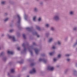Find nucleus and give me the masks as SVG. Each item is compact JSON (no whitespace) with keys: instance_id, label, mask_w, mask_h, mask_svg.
Listing matches in <instances>:
<instances>
[{"instance_id":"2f4dec72","label":"nucleus","mask_w":77,"mask_h":77,"mask_svg":"<svg viewBox=\"0 0 77 77\" xmlns=\"http://www.w3.org/2000/svg\"><path fill=\"white\" fill-rule=\"evenodd\" d=\"M33 45H36V43H35V42L33 43Z\"/></svg>"},{"instance_id":"2eb2a0df","label":"nucleus","mask_w":77,"mask_h":77,"mask_svg":"<svg viewBox=\"0 0 77 77\" xmlns=\"http://www.w3.org/2000/svg\"><path fill=\"white\" fill-rule=\"evenodd\" d=\"M61 57V55L60 54H59L58 56V58H60V57Z\"/></svg>"},{"instance_id":"423d86ee","label":"nucleus","mask_w":77,"mask_h":77,"mask_svg":"<svg viewBox=\"0 0 77 77\" xmlns=\"http://www.w3.org/2000/svg\"><path fill=\"white\" fill-rule=\"evenodd\" d=\"M8 54H14V52L12 51H8Z\"/></svg>"},{"instance_id":"c03bdc74","label":"nucleus","mask_w":77,"mask_h":77,"mask_svg":"<svg viewBox=\"0 0 77 77\" xmlns=\"http://www.w3.org/2000/svg\"><path fill=\"white\" fill-rule=\"evenodd\" d=\"M6 20H8V19H6Z\"/></svg>"},{"instance_id":"79ce46f5","label":"nucleus","mask_w":77,"mask_h":77,"mask_svg":"<svg viewBox=\"0 0 77 77\" xmlns=\"http://www.w3.org/2000/svg\"><path fill=\"white\" fill-rule=\"evenodd\" d=\"M35 34H37V33L35 32Z\"/></svg>"},{"instance_id":"72a5a7b5","label":"nucleus","mask_w":77,"mask_h":77,"mask_svg":"<svg viewBox=\"0 0 77 77\" xmlns=\"http://www.w3.org/2000/svg\"><path fill=\"white\" fill-rule=\"evenodd\" d=\"M20 23V20H19V22H18V23Z\"/></svg>"},{"instance_id":"f257e3e1","label":"nucleus","mask_w":77,"mask_h":77,"mask_svg":"<svg viewBox=\"0 0 77 77\" xmlns=\"http://www.w3.org/2000/svg\"><path fill=\"white\" fill-rule=\"evenodd\" d=\"M9 38L11 39V38H12L13 39V42H15V41H16V40L15 39V37L14 36L12 37L11 36H9Z\"/></svg>"},{"instance_id":"393cba45","label":"nucleus","mask_w":77,"mask_h":77,"mask_svg":"<svg viewBox=\"0 0 77 77\" xmlns=\"http://www.w3.org/2000/svg\"><path fill=\"white\" fill-rule=\"evenodd\" d=\"M17 50H20V48H17Z\"/></svg>"},{"instance_id":"a18cd8bd","label":"nucleus","mask_w":77,"mask_h":77,"mask_svg":"<svg viewBox=\"0 0 77 77\" xmlns=\"http://www.w3.org/2000/svg\"><path fill=\"white\" fill-rule=\"evenodd\" d=\"M75 44H77V43H76Z\"/></svg>"},{"instance_id":"c85d7f7f","label":"nucleus","mask_w":77,"mask_h":77,"mask_svg":"<svg viewBox=\"0 0 77 77\" xmlns=\"http://www.w3.org/2000/svg\"><path fill=\"white\" fill-rule=\"evenodd\" d=\"M52 48L53 49H55V47L54 46H53V47H52Z\"/></svg>"},{"instance_id":"a19ab883","label":"nucleus","mask_w":77,"mask_h":77,"mask_svg":"<svg viewBox=\"0 0 77 77\" xmlns=\"http://www.w3.org/2000/svg\"><path fill=\"white\" fill-rule=\"evenodd\" d=\"M26 49H24V51H25V50H26Z\"/></svg>"},{"instance_id":"a878e982","label":"nucleus","mask_w":77,"mask_h":77,"mask_svg":"<svg viewBox=\"0 0 77 77\" xmlns=\"http://www.w3.org/2000/svg\"><path fill=\"white\" fill-rule=\"evenodd\" d=\"M51 29L52 30H54V28H53V27L51 28Z\"/></svg>"},{"instance_id":"58836bf2","label":"nucleus","mask_w":77,"mask_h":77,"mask_svg":"<svg viewBox=\"0 0 77 77\" xmlns=\"http://www.w3.org/2000/svg\"><path fill=\"white\" fill-rule=\"evenodd\" d=\"M3 54V53H2L1 54V55H2V54Z\"/></svg>"},{"instance_id":"f8f14e48","label":"nucleus","mask_w":77,"mask_h":77,"mask_svg":"<svg viewBox=\"0 0 77 77\" xmlns=\"http://www.w3.org/2000/svg\"><path fill=\"white\" fill-rule=\"evenodd\" d=\"M37 29L38 30H40V27H39L38 26H37Z\"/></svg>"},{"instance_id":"7c9ffc66","label":"nucleus","mask_w":77,"mask_h":77,"mask_svg":"<svg viewBox=\"0 0 77 77\" xmlns=\"http://www.w3.org/2000/svg\"><path fill=\"white\" fill-rule=\"evenodd\" d=\"M25 45L24 44V43H23V44L22 45V46H23V47H24Z\"/></svg>"},{"instance_id":"412c9836","label":"nucleus","mask_w":77,"mask_h":77,"mask_svg":"<svg viewBox=\"0 0 77 77\" xmlns=\"http://www.w3.org/2000/svg\"><path fill=\"white\" fill-rule=\"evenodd\" d=\"M56 60H57V59H56L54 58V62H55Z\"/></svg>"},{"instance_id":"a211bd4d","label":"nucleus","mask_w":77,"mask_h":77,"mask_svg":"<svg viewBox=\"0 0 77 77\" xmlns=\"http://www.w3.org/2000/svg\"><path fill=\"white\" fill-rule=\"evenodd\" d=\"M70 14H71V15L73 14V12L72 11H71L70 12Z\"/></svg>"},{"instance_id":"1a4fd4ad","label":"nucleus","mask_w":77,"mask_h":77,"mask_svg":"<svg viewBox=\"0 0 77 77\" xmlns=\"http://www.w3.org/2000/svg\"><path fill=\"white\" fill-rule=\"evenodd\" d=\"M52 41H53V38H51L49 40V42H51Z\"/></svg>"},{"instance_id":"4468645a","label":"nucleus","mask_w":77,"mask_h":77,"mask_svg":"<svg viewBox=\"0 0 77 77\" xmlns=\"http://www.w3.org/2000/svg\"><path fill=\"white\" fill-rule=\"evenodd\" d=\"M23 37L25 39V38H26V35H25L24 34H23Z\"/></svg>"},{"instance_id":"cd10ccee","label":"nucleus","mask_w":77,"mask_h":77,"mask_svg":"<svg viewBox=\"0 0 77 77\" xmlns=\"http://www.w3.org/2000/svg\"><path fill=\"white\" fill-rule=\"evenodd\" d=\"M76 29H77V28H74L73 30H76Z\"/></svg>"},{"instance_id":"473e14b6","label":"nucleus","mask_w":77,"mask_h":77,"mask_svg":"<svg viewBox=\"0 0 77 77\" xmlns=\"http://www.w3.org/2000/svg\"><path fill=\"white\" fill-rule=\"evenodd\" d=\"M30 52L31 53V55H32V51H30Z\"/></svg>"},{"instance_id":"9b49d317","label":"nucleus","mask_w":77,"mask_h":77,"mask_svg":"<svg viewBox=\"0 0 77 77\" xmlns=\"http://www.w3.org/2000/svg\"><path fill=\"white\" fill-rule=\"evenodd\" d=\"M1 4H2V5H4L5 4V1H3L1 2Z\"/></svg>"},{"instance_id":"4be33fe9","label":"nucleus","mask_w":77,"mask_h":77,"mask_svg":"<svg viewBox=\"0 0 77 77\" xmlns=\"http://www.w3.org/2000/svg\"><path fill=\"white\" fill-rule=\"evenodd\" d=\"M36 17H35L33 18V20H36Z\"/></svg>"},{"instance_id":"9d476101","label":"nucleus","mask_w":77,"mask_h":77,"mask_svg":"<svg viewBox=\"0 0 77 77\" xmlns=\"http://www.w3.org/2000/svg\"><path fill=\"white\" fill-rule=\"evenodd\" d=\"M53 53H54V52H51L49 54V55L50 56H52V55H53Z\"/></svg>"},{"instance_id":"aec40b11","label":"nucleus","mask_w":77,"mask_h":77,"mask_svg":"<svg viewBox=\"0 0 77 77\" xmlns=\"http://www.w3.org/2000/svg\"><path fill=\"white\" fill-rule=\"evenodd\" d=\"M69 54H66V56H69Z\"/></svg>"},{"instance_id":"7ed1b4c3","label":"nucleus","mask_w":77,"mask_h":77,"mask_svg":"<svg viewBox=\"0 0 77 77\" xmlns=\"http://www.w3.org/2000/svg\"><path fill=\"white\" fill-rule=\"evenodd\" d=\"M35 72H36V70H35V68H33L32 70L30 72V74H33V73H35Z\"/></svg>"},{"instance_id":"39448f33","label":"nucleus","mask_w":77,"mask_h":77,"mask_svg":"<svg viewBox=\"0 0 77 77\" xmlns=\"http://www.w3.org/2000/svg\"><path fill=\"white\" fill-rule=\"evenodd\" d=\"M34 50L36 54H38V53L39 52V50L37 48H35L34 49Z\"/></svg>"},{"instance_id":"c9c22d12","label":"nucleus","mask_w":77,"mask_h":77,"mask_svg":"<svg viewBox=\"0 0 77 77\" xmlns=\"http://www.w3.org/2000/svg\"><path fill=\"white\" fill-rule=\"evenodd\" d=\"M37 37H38V38H39V35H37Z\"/></svg>"},{"instance_id":"f704fd0d","label":"nucleus","mask_w":77,"mask_h":77,"mask_svg":"<svg viewBox=\"0 0 77 77\" xmlns=\"http://www.w3.org/2000/svg\"><path fill=\"white\" fill-rule=\"evenodd\" d=\"M38 20H41V17H39L38 19Z\"/></svg>"},{"instance_id":"bb28decb","label":"nucleus","mask_w":77,"mask_h":77,"mask_svg":"<svg viewBox=\"0 0 77 77\" xmlns=\"http://www.w3.org/2000/svg\"><path fill=\"white\" fill-rule=\"evenodd\" d=\"M34 11H37V9L36 8H35L34 9Z\"/></svg>"},{"instance_id":"c756f323","label":"nucleus","mask_w":77,"mask_h":77,"mask_svg":"<svg viewBox=\"0 0 77 77\" xmlns=\"http://www.w3.org/2000/svg\"><path fill=\"white\" fill-rule=\"evenodd\" d=\"M67 61H68V62H69V60H70V59H67Z\"/></svg>"},{"instance_id":"ea45409f","label":"nucleus","mask_w":77,"mask_h":77,"mask_svg":"<svg viewBox=\"0 0 77 77\" xmlns=\"http://www.w3.org/2000/svg\"><path fill=\"white\" fill-rule=\"evenodd\" d=\"M36 21V20H33V21Z\"/></svg>"},{"instance_id":"49530a36","label":"nucleus","mask_w":77,"mask_h":77,"mask_svg":"<svg viewBox=\"0 0 77 77\" xmlns=\"http://www.w3.org/2000/svg\"><path fill=\"white\" fill-rule=\"evenodd\" d=\"M3 35H2V36H3Z\"/></svg>"},{"instance_id":"4c0bfd02","label":"nucleus","mask_w":77,"mask_h":77,"mask_svg":"<svg viewBox=\"0 0 77 77\" xmlns=\"http://www.w3.org/2000/svg\"><path fill=\"white\" fill-rule=\"evenodd\" d=\"M34 65V63H32L31 64V65Z\"/></svg>"},{"instance_id":"e433bc0d","label":"nucleus","mask_w":77,"mask_h":77,"mask_svg":"<svg viewBox=\"0 0 77 77\" xmlns=\"http://www.w3.org/2000/svg\"><path fill=\"white\" fill-rule=\"evenodd\" d=\"M41 20H38V21H40Z\"/></svg>"},{"instance_id":"dca6fc26","label":"nucleus","mask_w":77,"mask_h":77,"mask_svg":"<svg viewBox=\"0 0 77 77\" xmlns=\"http://www.w3.org/2000/svg\"><path fill=\"white\" fill-rule=\"evenodd\" d=\"M45 26H46V27H48L49 26V25H48V24H46Z\"/></svg>"},{"instance_id":"6ab92c4d","label":"nucleus","mask_w":77,"mask_h":77,"mask_svg":"<svg viewBox=\"0 0 77 77\" xmlns=\"http://www.w3.org/2000/svg\"><path fill=\"white\" fill-rule=\"evenodd\" d=\"M58 44L60 45V42L59 41L58 42Z\"/></svg>"},{"instance_id":"f3484780","label":"nucleus","mask_w":77,"mask_h":77,"mask_svg":"<svg viewBox=\"0 0 77 77\" xmlns=\"http://www.w3.org/2000/svg\"><path fill=\"white\" fill-rule=\"evenodd\" d=\"M13 31H14V30H13V29L10 30V32H13Z\"/></svg>"},{"instance_id":"0eeeda50","label":"nucleus","mask_w":77,"mask_h":77,"mask_svg":"<svg viewBox=\"0 0 77 77\" xmlns=\"http://www.w3.org/2000/svg\"><path fill=\"white\" fill-rule=\"evenodd\" d=\"M11 72L12 73H14L15 72V69H12L11 70Z\"/></svg>"},{"instance_id":"37998d69","label":"nucleus","mask_w":77,"mask_h":77,"mask_svg":"<svg viewBox=\"0 0 77 77\" xmlns=\"http://www.w3.org/2000/svg\"><path fill=\"white\" fill-rule=\"evenodd\" d=\"M27 77H29V76H28Z\"/></svg>"},{"instance_id":"b1692460","label":"nucleus","mask_w":77,"mask_h":77,"mask_svg":"<svg viewBox=\"0 0 77 77\" xmlns=\"http://www.w3.org/2000/svg\"><path fill=\"white\" fill-rule=\"evenodd\" d=\"M8 20H4V21L5 22H6V21H8Z\"/></svg>"},{"instance_id":"5701e85b","label":"nucleus","mask_w":77,"mask_h":77,"mask_svg":"<svg viewBox=\"0 0 77 77\" xmlns=\"http://www.w3.org/2000/svg\"><path fill=\"white\" fill-rule=\"evenodd\" d=\"M26 29H27V30H30V28H29V27H27V28H26Z\"/></svg>"},{"instance_id":"6e6552de","label":"nucleus","mask_w":77,"mask_h":77,"mask_svg":"<svg viewBox=\"0 0 77 77\" xmlns=\"http://www.w3.org/2000/svg\"><path fill=\"white\" fill-rule=\"evenodd\" d=\"M17 17L18 20H21V17H20V15H17Z\"/></svg>"},{"instance_id":"20e7f679","label":"nucleus","mask_w":77,"mask_h":77,"mask_svg":"<svg viewBox=\"0 0 77 77\" xmlns=\"http://www.w3.org/2000/svg\"><path fill=\"white\" fill-rule=\"evenodd\" d=\"M39 61H43L44 63H46V62H47V60L45 59L40 58L39 59Z\"/></svg>"},{"instance_id":"f03ea898","label":"nucleus","mask_w":77,"mask_h":77,"mask_svg":"<svg viewBox=\"0 0 77 77\" xmlns=\"http://www.w3.org/2000/svg\"><path fill=\"white\" fill-rule=\"evenodd\" d=\"M48 69H49L51 71H53L54 69V67H51V66H48Z\"/></svg>"},{"instance_id":"ddd939ff","label":"nucleus","mask_w":77,"mask_h":77,"mask_svg":"<svg viewBox=\"0 0 77 77\" xmlns=\"http://www.w3.org/2000/svg\"><path fill=\"white\" fill-rule=\"evenodd\" d=\"M55 20H59V17H58L56 16L55 17Z\"/></svg>"}]
</instances>
